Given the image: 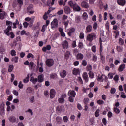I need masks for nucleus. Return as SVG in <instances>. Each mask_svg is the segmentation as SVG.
<instances>
[{
    "label": "nucleus",
    "instance_id": "obj_1",
    "mask_svg": "<svg viewBox=\"0 0 126 126\" xmlns=\"http://www.w3.org/2000/svg\"><path fill=\"white\" fill-rule=\"evenodd\" d=\"M97 38V35H96V33H91V34H89L87 36V40L89 42H92L93 40H95Z\"/></svg>",
    "mask_w": 126,
    "mask_h": 126
},
{
    "label": "nucleus",
    "instance_id": "obj_2",
    "mask_svg": "<svg viewBox=\"0 0 126 126\" xmlns=\"http://www.w3.org/2000/svg\"><path fill=\"white\" fill-rule=\"evenodd\" d=\"M59 21L57 19H54L53 21L51 23V27L52 29L54 28H57L58 27V23Z\"/></svg>",
    "mask_w": 126,
    "mask_h": 126
},
{
    "label": "nucleus",
    "instance_id": "obj_3",
    "mask_svg": "<svg viewBox=\"0 0 126 126\" xmlns=\"http://www.w3.org/2000/svg\"><path fill=\"white\" fill-rule=\"evenodd\" d=\"M54 63H55L54 60L52 59H47L46 62V65H47L48 67H51L54 65Z\"/></svg>",
    "mask_w": 126,
    "mask_h": 126
},
{
    "label": "nucleus",
    "instance_id": "obj_4",
    "mask_svg": "<svg viewBox=\"0 0 126 126\" xmlns=\"http://www.w3.org/2000/svg\"><path fill=\"white\" fill-rule=\"evenodd\" d=\"M32 8H33V5H29V6L27 8V12H29V13H30V14H33L35 11L32 10Z\"/></svg>",
    "mask_w": 126,
    "mask_h": 126
},
{
    "label": "nucleus",
    "instance_id": "obj_5",
    "mask_svg": "<svg viewBox=\"0 0 126 126\" xmlns=\"http://www.w3.org/2000/svg\"><path fill=\"white\" fill-rule=\"evenodd\" d=\"M4 103L2 102L0 105V115L2 116L4 114Z\"/></svg>",
    "mask_w": 126,
    "mask_h": 126
},
{
    "label": "nucleus",
    "instance_id": "obj_6",
    "mask_svg": "<svg viewBox=\"0 0 126 126\" xmlns=\"http://www.w3.org/2000/svg\"><path fill=\"white\" fill-rule=\"evenodd\" d=\"M50 99H54L56 96V91L54 89H52L50 91Z\"/></svg>",
    "mask_w": 126,
    "mask_h": 126
},
{
    "label": "nucleus",
    "instance_id": "obj_7",
    "mask_svg": "<svg viewBox=\"0 0 126 126\" xmlns=\"http://www.w3.org/2000/svg\"><path fill=\"white\" fill-rule=\"evenodd\" d=\"M76 95V93H75V91L73 90H70L68 92V96H69L70 97H73V98H74Z\"/></svg>",
    "mask_w": 126,
    "mask_h": 126
},
{
    "label": "nucleus",
    "instance_id": "obj_8",
    "mask_svg": "<svg viewBox=\"0 0 126 126\" xmlns=\"http://www.w3.org/2000/svg\"><path fill=\"white\" fill-rule=\"evenodd\" d=\"M92 31V26L91 25H89L86 27L85 33L88 34V33H90Z\"/></svg>",
    "mask_w": 126,
    "mask_h": 126
},
{
    "label": "nucleus",
    "instance_id": "obj_9",
    "mask_svg": "<svg viewBox=\"0 0 126 126\" xmlns=\"http://www.w3.org/2000/svg\"><path fill=\"white\" fill-rule=\"evenodd\" d=\"M37 81L38 82H39V83H42V82H44V74L38 75Z\"/></svg>",
    "mask_w": 126,
    "mask_h": 126
},
{
    "label": "nucleus",
    "instance_id": "obj_10",
    "mask_svg": "<svg viewBox=\"0 0 126 126\" xmlns=\"http://www.w3.org/2000/svg\"><path fill=\"white\" fill-rule=\"evenodd\" d=\"M62 47L63 49H68V42L66 40H64L62 43Z\"/></svg>",
    "mask_w": 126,
    "mask_h": 126
},
{
    "label": "nucleus",
    "instance_id": "obj_11",
    "mask_svg": "<svg viewBox=\"0 0 126 126\" xmlns=\"http://www.w3.org/2000/svg\"><path fill=\"white\" fill-rule=\"evenodd\" d=\"M126 68V64L123 63L121 64L118 68V71L119 72H122V71H124V69Z\"/></svg>",
    "mask_w": 126,
    "mask_h": 126
},
{
    "label": "nucleus",
    "instance_id": "obj_12",
    "mask_svg": "<svg viewBox=\"0 0 126 126\" xmlns=\"http://www.w3.org/2000/svg\"><path fill=\"white\" fill-rule=\"evenodd\" d=\"M72 73L73 75H79V74H80V70H79L78 68H74Z\"/></svg>",
    "mask_w": 126,
    "mask_h": 126
},
{
    "label": "nucleus",
    "instance_id": "obj_13",
    "mask_svg": "<svg viewBox=\"0 0 126 126\" xmlns=\"http://www.w3.org/2000/svg\"><path fill=\"white\" fill-rule=\"evenodd\" d=\"M64 12L66 14H70V12L71 10H70V8L68 6H65L64 7Z\"/></svg>",
    "mask_w": 126,
    "mask_h": 126
},
{
    "label": "nucleus",
    "instance_id": "obj_14",
    "mask_svg": "<svg viewBox=\"0 0 126 126\" xmlns=\"http://www.w3.org/2000/svg\"><path fill=\"white\" fill-rule=\"evenodd\" d=\"M117 3L121 6H124L126 4V0H117Z\"/></svg>",
    "mask_w": 126,
    "mask_h": 126
},
{
    "label": "nucleus",
    "instance_id": "obj_15",
    "mask_svg": "<svg viewBox=\"0 0 126 126\" xmlns=\"http://www.w3.org/2000/svg\"><path fill=\"white\" fill-rule=\"evenodd\" d=\"M83 78L84 80H85V82H88L89 80V78H88V74H87V73L84 72L83 73Z\"/></svg>",
    "mask_w": 126,
    "mask_h": 126
},
{
    "label": "nucleus",
    "instance_id": "obj_16",
    "mask_svg": "<svg viewBox=\"0 0 126 126\" xmlns=\"http://www.w3.org/2000/svg\"><path fill=\"white\" fill-rule=\"evenodd\" d=\"M8 120L10 123H15L16 122V118L14 116H10Z\"/></svg>",
    "mask_w": 126,
    "mask_h": 126
},
{
    "label": "nucleus",
    "instance_id": "obj_17",
    "mask_svg": "<svg viewBox=\"0 0 126 126\" xmlns=\"http://www.w3.org/2000/svg\"><path fill=\"white\" fill-rule=\"evenodd\" d=\"M71 56V54L70 53V51H66L65 53L64 58L66 60H68L69 59V57Z\"/></svg>",
    "mask_w": 126,
    "mask_h": 126
},
{
    "label": "nucleus",
    "instance_id": "obj_18",
    "mask_svg": "<svg viewBox=\"0 0 126 126\" xmlns=\"http://www.w3.org/2000/svg\"><path fill=\"white\" fill-rule=\"evenodd\" d=\"M30 81L33 83V84H36L38 81V79L37 78H34V77H31L30 78Z\"/></svg>",
    "mask_w": 126,
    "mask_h": 126
},
{
    "label": "nucleus",
    "instance_id": "obj_19",
    "mask_svg": "<svg viewBox=\"0 0 126 126\" xmlns=\"http://www.w3.org/2000/svg\"><path fill=\"white\" fill-rule=\"evenodd\" d=\"M81 5L84 8H89V5L88 3L85 1H83L81 3Z\"/></svg>",
    "mask_w": 126,
    "mask_h": 126
},
{
    "label": "nucleus",
    "instance_id": "obj_20",
    "mask_svg": "<svg viewBox=\"0 0 126 126\" xmlns=\"http://www.w3.org/2000/svg\"><path fill=\"white\" fill-rule=\"evenodd\" d=\"M60 76L62 78H64L65 76H66V71L63 70L60 73Z\"/></svg>",
    "mask_w": 126,
    "mask_h": 126
},
{
    "label": "nucleus",
    "instance_id": "obj_21",
    "mask_svg": "<svg viewBox=\"0 0 126 126\" xmlns=\"http://www.w3.org/2000/svg\"><path fill=\"white\" fill-rule=\"evenodd\" d=\"M56 121L57 124L60 125V124H62V122H63V119L60 116H57L56 117Z\"/></svg>",
    "mask_w": 126,
    "mask_h": 126
},
{
    "label": "nucleus",
    "instance_id": "obj_22",
    "mask_svg": "<svg viewBox=\"0 0 126 126\" xmlns=\"http://www.w3.org/2000/svg\"><path fill=\"white\" fill-rule=\"evenodd\" d=\"M83 58H84V56L82 53H78L76 56L77 60H83Z\"/></svg>",
    "mask_w": 126,
    "mask_h": 126
},
{
    "label": "nucleus",
    "instance_id": "obj_23",
    "mask_svg": "<svg viewBox=\"0 0 126 126\" xmlns=\"http://www.w3.org/2000/svg\"><path fill=\"white\" fill-rule=\"evenodd\" d=\"M105 77V75H102L101 76H98L97 78V81H100V82H103L104 81V78Z\"/></svg>",
    "mask_w": 126,
    "mask_h": 126
},
{
    "label": "nucleus",
    "instance_id": "obj_24",
    "mask_svg": "<svg viewBox=\"0 0 126 126\" xmlns=\"http://www.w3.org/2000/svg\"><path fill=\"white\" fill-rule=\"evenodd\" d=\"M73 9L74 11H80L81 10V8H80V7L77 4L73 8Z\"/></svg>",
    "mask_w": 126,
    "mask_h": 126
},
{
    "label": "nucleus",
    "instance_id": "obj_25",
    "mask_svg": "<svg viewBox=\"0 0 126 126\" xmlns=\"http://www.w3.org/2000/svg\"><path fill=\"white\" fill-rule=\"evenodd\" d=\"M75 31V29L74 28H72L71 29H70L69 32H68V36H70L71 35H72V33H74V32Z\"/></svg>",
    "mask_w": 126,
    "mask_h": 126
},
{
    "label": "nucleus",
    "instance_id": "obj_26",
    "mask_svg": "<svg viewBox=\"0 0 126 126\" xmlns=\"http://www.w3.org/2000/svg\"><path fill=\"white\" fill-rule=\"evenodd\" d=\"M68 4L71 7H72V8H73L77 4L72 1H70L68 2Z\"/></svg>",
    "mask_w": 126,
    "mask_h": 126
},
{
    "label": "nucleus",
    "instance_id": "obj_27",
    "mask_svg": "<svg viewBox=\"0 0 126 126\" xmlns=\"http://www.w3.org/2000/svg\"><path fill=\"white\" fill-rule=\"evenodd\" d=\"M6 15V13L5 12H3V13H0V19H4V16Z\"/></svg>",
    "mask_w": 126,
    "mask_h": 126
},
{
    "label": "nucleus",
    "instance_id": "obj_28",
    "mask_svg": "<svg viewBox=\"0 0 126 126\" xmlns=\"http://www.w3.org/2000/svg\"><path fill=\"white\" fill-rule=\"evenodd\" d=\"M24 83H27L29 82V74L27 75V77L23 79V80Z\"/></svg>",
    "mask_w": 126,
    "mask_h": 126
},
{
    "label": "nucleus",
    "instance_id": "obj_29",
    "mask_svg": "<svg viewBox=\"0 0 126 126\" xmlns=\"http://www.w3.org/2000/svg\"><path fill=\"white\" fill-rule=\"evenodd\" d=\"M124 43H125V42H124V39H123V38H120L119 39L118 44H119L120 46H123Z\"/></svg>",
    "mask_w": 126,
    "mask_h": 126
},
{
    "label": "nucleus",
    "instance_id": "obj_30",
    "mask_svg": "<svg viewBox=\"0 0 126 126\" xmlns=\"http://www.w3.org/2000/svg\"><path fill=\"white\" fill-rule=\"evenodd\" d=\"M100 59L101 60L102 63H105L106 58H105V56H104L102 54H100Z\"/></svg>",
    "mask_w": 126,
    "mask_h": 126
},
{
    "label": "nucleus",
    "instance_id": "obj_31",
    "mask_svg": "<svg viewBox=\"0 0 126 126\" xmlns=\"http://www.w3.org/2000/svg\"><path fill=\"white\" fill-rule=\"evenodd\" d=\"M89 77H90V78H94V73H93L92 71H90L89 72Z\"/></svg>",
    "mask_w": 126,
    "mask_h": 126
},
{
    "label": "nucleus",
    "instance_id": "obj_32",
    "mask_svg": "<svg viewBox=\"0 0 126 126\" xmlns=\"http://www.w3.org/2000/svg\"><path fill=\"white\" fill-rule=\"evenodd\" d=\"M58 102L60 103V104H63L64 102H65V100L62 97H60L58 99Z\"/></svg>",
    "mask_w": 126,
    "mask_h": 126
},
{
    "label": "nucleus",
    "instance_id": "obj_33",
    "mask_svg": "<svg viewBox=\"0 0 126 126\" xmlns=\"http://www.w3.org/2000/svg\"><path fill=\"white\" fill-rule=\"evenodd\" d=\"M19 24V22L18 21V20L16 19V21L13 23V28H17V27L16 25Z\"/></svg>",
    "mask_w": 126,
    "mask_h": 126
},
{
    "label": "nucleus",
    "instance_id": "obj_34",
    "mask_svg": "<svg viewBox=\"0 0 126 126\" xmlns=\"http://www.w3.org/2000/svg\"><path fill=\"white\" fill-rule=\"evenodd\" d=\"M93 28L94 30H96L97 28H98V23L97 22H95L93 25Z\"/></svg>",
    "mask_w": 126,
    "mask_h": 126
},
{
    "label": "nucleus",
    "instance_id": "obj_35",
    "mask_svg": "<svg viewBox=\"0 0 126 126\" xmlns=\"http://www.w3.org/2000/svg\"><path fill=\"white\" fill-rule=\"evenodd\" d=\"M4 33L7 35V36H10V32L9 30H6L5 29V30H4Z\"/></svg>",
    "mask_w": 126,
    "mask_h": 126
},
{
    "label": "nucleus",
    "instance_id": "obj_36",
    "mask_svg": "<svg viewBox=\"0 0 126 126\" xmlns=\"http://www.w3.org/2000/svg\"><path fill=\"white\" fill-rule=\"evenodd\" d=\"M12 62L14 63H18V57L16 56L12 59Z\"/></svg>",
    "mask_w": 126,
    "mask_h": 126
},
{
    "label": "nucleus",
    "instance_id": "obj_37",
    "mask_svg": "<svg viewBox=\"0 0 126 126\" xmlns=\"http://www.w3.org/2000/svg\"><path fill=\"white\" fill-rule=\"evenodd\" d=\"M119 77L120 76L119 75H116L114 77L113 80H114V81H116V82H118V81H119Z\"/></svg>",
    "mask_w": 126,
    "mask_h": 126
},
{
    "label": "nucleus",
    "instance_id": "obj_38",
    "mask_svg": "<svg viewBox=\"0 0 126 126\" xmlns=\"http://www.w3.org/2000/svg\"><path fill=\"white\" fill-rule=\"evenodd\" d=\"M32 91H33V89L31 87H28L27 88V93H32Z\"/></svg>",
    "mask_w": 126,
    "mask_h": 126
},
{
    "label": "nucleus",
    "instance_id": "obj_39",
    "mask_svg": "<svg viewBox=\"0 0 126 126\" xmlns=\"http://www.w3.org/2000/svg\"><path fill=\"white\" fill-rule=\"evenodd\" d=\"M14 67L13 66V65H10L9 66V68H8V72H11L12 71V70H13V68Z\"/></svg>",
    "mask_w": 126,
    "mask_h": 126
},
{
    "label": "nucleus",
    "instance_id": "obj_40",
    "mask_svg": "<svg viewBox=\"0 0 126 126\" xmlns=\"http://www.w3.org/2000/svg\"><path fill=\"white\" fill-rule=\"evenodd\" d=\"M95 116L96 118H98L99 116H100V109H97L95 113Z\"/></svg>",
    "mask_w": 126,
    "mask_h": 126
},
{
    "label": "nucleus",
    "instance_id": "obj_41",
    "mask_svg": "<svg viewBox=\"0 0 126 126\" xmlns=\"http://www.w3.org/2000/svg\"><path fill=\"white\" fill-rule=\"evenodd\" d=\"M108 77L109 79H113V77H114V74H113L112 72H110L108 74Z\"/></svg>",
    "mask_w": 126,
    "mask_h": 126
},
{
    "label": "nucleus",
    "instance_id": "obj_42",
    "mask_svg": "<svg viewBox=\"0 0 126 126\" xmlns=\"http://www.w3.org/2000/svg\"><path fill=\"white\" fill-rule=\"evenodd\" d=\"M24 85L22 84V81H20L18 84V87L20 89H22L23 88Z\"/></svg>",
    "mask_w": 126,
    "mask_h": 126
},
{
    "label": "nucleus",
    "instance_id": "obj_43",
    "mask_svg": "<svg viewBox=\"0 0 126 126\" xmlns=\"http://www.w3.org/2000/svg\"><path fill=\"white\" fill-rule=\"evenodd\" d=\"M29 67H30L31 69H32L33 68V66H34V62H30L29 64Z\"/></svg>",
    "mask_w": 126,
    "mask_h": 126
},
{
    "label": "nucleus",
    "instance_id": "obj_44",
    "mask_svg": "<svg viewBox=\"0 0 126 126\" xmlns=\"http://www.w3.org/2000/svg\"><path fill=\"white\" fill-rule=\"evenodd\" d=\"M114 112L116 114H120V109H119V108L115 107V108H114Z\"/></svg>",
    "mask_w": 126,
    "mask_h": 126
},
{
    "label": "nucleus",
    "instance_id": "obj_45",
    "mask_svg": "<svg viewBox=\"0 0 126 126\" xmlns=\"http://www.w3.org/2000/svg\"><path fill=\"white\" fill-rule=\"evenodd\" d=\"M92 51L93 53H96V52L97 51V49L96 48V46L94 45L92 46Z\"/></svg>",
    "mask_w": 126,
    "mask_h": 126
},
{
    "label": "nucleus",
    "instance_id": "obj_46",
    "mask_svg": "<svg viewBox=\"0 0 126 126\" xmlns=\"http://www.w3.org/2000/svg\"><path fill=\"white\" fill-rule=\"evenodd\" d=\"M87 71H91V70H92V66H91V65L89 64L87 65Z\"/></svg>",
    "mask_w": 126,
    "mask_h": 126
},
{
    "label": "nucleus",
    "instance_id": "obj_47",
    "mask_svg": "<svg viewBox=\"0 0 126 126\" xmlns=\"http://www.w3.org/2000/svg\"><path fill=\"white\" fill-rule=\"evenodd\" d=\"M97 59H98V57H97V56L95 55H93L92 61H93L94 62H97Z\"/></svg>",
    "mask_w": 126,
    "mask_h": 126
},
{
    "label": "nucleus",
    "instance_id": "obj_48",
    "mask_svg": "<svg viewBox=\"0 0 126 126\" xmlns=\"http://www.w3.org/2000/svg\"><path fill=\"white\" fill-rule=\"evenodd\" d=\"M116 49H117V51H118V52H122V51H123V47H121L120 46H117Z\"/></svg>",
    "mask_w": 126,
    "mask_h": 126
},
{
    "label": "nucleus",
    "instance_id": "obj_49",
    "mask_svg": "<svg viewBox=\"0 0 126 126\" xmlns=\"http://www.w3.org/2000/svg\"><path fill=\"white\" fill-rule=\"evenodd\" d=\"M116 89L115 88H111V90H110V93L111 94H115L116 93Z\"/></svg>",
    "mask_w": 126,
    "mask_h": 126
},
{
    "label": "nucleus",
    "instance_id": "obj_50",
    "mask_svg": "<svg viewBox=\"0 0 126 126\" xmlns=\"http://www.w3.org/2000/svg\"><path fill=\"white\" fill-rule=\"evenodd\" d=\"M11 56H16V51H15V50H14V49L11 51Z\"/></svg>",
    "mask_w": 126,
    "mask_h": 126
},
{
    "label": "nucleus",
    "instance_id": "obj_51",
    "mask_svg": "<svg viewBox=\"0 0 126 126\" xmlns=\"http://www.w3.org/2000/svg\"><path fill=\"white\" fill-rule=\"evenodd\" d=\"M56 110L58 111V112H62V106L60 105L57 106L56 107Z\"/></svg>",
    "mask_w": 126,
    "mask_h": 126
},
{
    "label": "nucleus",
    "instance_id": "obj_52",
    "mask_svg": "<svg viewBox=\"0 0 126 126\" xmlns=\"http://www.w3.org/2000/svg\"><path fill=\"white\" fill-rule=\"evenodd\" d=\"M82 63L83 66H86L87 65V61L85 60H83Z\"/></svg>",
    "mask_w": 126,
    "mask_h": 126
},
{
    "label": "nucleus",
    "instance_id": "obj_53",
    "mask_svg": "<svg viewBox=\"0 0 126 126\" xmlns=\"http://www.w3.org/2000/svg\"><path fill=\"white\" fill-rule=\"evenodd\" d=\"M74 97L72 96H69V101L70 103H73L74 102Z\"/></svg>",
    "mask_w": 126,
    "mask_h": 126
},
{
    "label": "nucleus",
    "instance_id": "obj_54",
    "mask_svg": "<svg viewBox=\"0 0 126 126\" xmlns=\"http://www.w3.org/2000/svg\"><path fill=\"white\" fill-rule=\"evenodd\" d=\"M63 120L64 122V123H67L68 121V117L67 116H65L63 117Z\"/></svg>",
    "mask_w": 126,
    "mask_h": 126
},
{
    "label": "nucleus",
    "instance_id": "obj_55",
    "mask_svg": "<svg viewBox=\"0 0 126 126\" xmlns=\"http://www.w3.org/2000/svg\"><path fill=\"white\" fill-rule=\"evenodd\" d=\"M97 103L98 105H103L104 104V101L99 99L97 101Z\"/></svg>",
    "mask_w": 126,
    "mask_h": 126
},
{
    "label": "nucleus",
    "instance_id": "obj_56",
    "mask_svg": "<svg viewBox=\"0 0 126 126\" xmlns=\"http://www.w3.org/2000/svg\"><path fill=\"white\" fill-rule=\"evenodd\" d=\"M13 93L15 96H18V91H17L16 90H13Z\"/></svg>",
    "mask_w": 126,
    "mask_h": 126
},
{
    "label": "nucleus",
    "instance_id": "obj_57",
    "mask_svg": "<svg viewBox=\"0 0 126 126\" xmlns=\"http://www.w3.org/2000/svg\"><path fill=\"white\" fill-rule=\"evenodd\" d=\"M78 81L80 83V84H83V81L80 77H78Z\"/></svg>",
    "mask_w": 126,
    "mask_h": 126
},
{
    "label": "nucleus",
    "instance_id": "obj_58",
    "mask_svg": "<svg viewBox=\"0 0 126 126\" xmlns=\"http://www.w3.org/2000/svg\"><path fill=\"white\" fill-rule=\"evenodd\" d=\"M44 94L46 97V98H49V92L45 91L44 92Z\"/></svg>",
    "mask_w": 126,
    "mask_h": 126
},
{
    "label": "nucleus",
    "instance_id": "obj_59",
    "mask_svg": "<svg viewBox=\"0 0 126 126\" xmlns=\"http://www.w3.org/2000/svg\"><path fill=\"white\" fill-rule=\"evenodd\" d=\"M88 102H89V98H85L84 99V103L85 105H87L88 104Z\"/></svg>",
    "mask_w": 126,
    "mask_h": 126
},
{
    "label": "nucleus",
    "instance_id": "obj_60",
    "mask_svg": "<svg viewBox=\"0 0 126 126\" xmlns=\"http://www.w3.org/2000/svg\"><path fill=\"white\" fill-rule=\"evenodd\" d=\"M58 15H62V14H63V10H61L57 12Z\"/></svg>",
    "mask_w": 126,
    "mask_h": 126
},
{
    "label": "nucleus",
    "instance_id": "obj_61",
    "mask_svg": "<svg viewBox=\"0 0 126 126\" xmlns=\"http://www.w3.org/2000/svg\"><path fill=\"white\" fill-rule=\"evenodd\" d=\"M29 113L30 114H31V115H32V116L33 115V111H32V109H29L27 111H26V113Z\"/></svg>",
    "mask_w": 126,
    "mask_h": 126
},
{
    "label": "nucleus",
    "instance_id": "obj_62",
    "mask_svg": "<svg viewBox=\"0 0 126 126\" xmlns=\"http://www.w3.org/2000/svg\"><path fill=\"white\" fill-rule=\"evenodd\" d=\"M80 39H84V33L83 32H81L79 35Z\"/></svg>",
    "mask_w": 126,
    "mask_h": 126
},
{
    "label": "nucleus",
    "instance_id": "obj_63",
    "mask_svg": "<svg viewBox=\"0 0 126 126\" xmlns=\"http://www.w3.org/2000/svg\"><path fill=\"white\" fill-rule=\"evenodd\" d=\"M107 116L108 118H111V117H113V113L111 111H109L107 114Z\"/></svg>",
    "mask_w": 126,
    "mask_h": 126
},
{
    "label": "nucleus",
    "instance_id": "obj_64",
    "mask_svg": "<svg viewBox=\"0 0 126 126\" xmlns=\"http://www.w3.org/2000/svg\"><path fill=\"white\" fill-rule=\"evenodd\" d=\"M77 109H78V110H82V106H81V104H80V103H78L77 104Z\"/></svg>",
    "mask_w": 126,
    "mask_h": 126
}]
</instances>
